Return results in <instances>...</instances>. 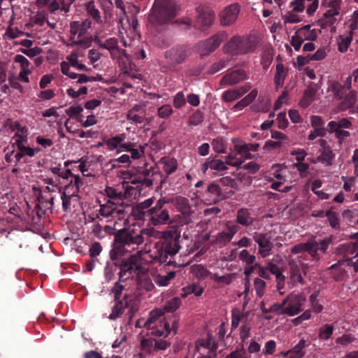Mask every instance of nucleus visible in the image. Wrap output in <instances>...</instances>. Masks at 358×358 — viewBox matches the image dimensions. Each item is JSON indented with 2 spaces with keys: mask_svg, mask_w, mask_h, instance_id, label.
Masks as SVG:
<instances>
[{
  "mask_svg": "<svg viewBox=\"0 0 358 358\" xmlns=\"http://www.w3.org/2000/svg\"><path fill=\"white\" fill-rule=\"evenodd\" d=\"M106 194L108 199H120L126 197V194L124 192L119 191L113 187H107L105 189Z\"/></svg>",
  "mask_w": 358,
  "mask_h": 358,
  "instance_id": "nucleus-55",
  "label": "nucleus"
},
{
  "mask_svg": "<svg viewBox=\"0 0 358 358\" xmlns=\"http://www.w3.org/2000/svg\"><path fill=\"white\" fill-rule=\"evenodd\" d=\"M357 101V92L355 91L350 92L340 103L339 108L341 110H346L352 108Z\"/></svg>",
  "mask_w": 358,
  "mask_h": 358,
  "instance_id": "nucleus-35",
  "label": "nucleus"
},
{
  "mask_svg": "<svg viewBox=\"0 0 358 358\" xmlns=\"http://www.w3.org/2000/svg\"><path fill=\"white\" fill-rule=\"evenodd\" d=\"M208 169L217 172H222L227 171L228 167L222 160L209 157L202 165L201 170L205 173Z\"/></svg>",
  "mask_w": 358,
  "mask_h": 358,
  "instance_id": "nucleus-21",
  "label": "nucleus"
},
{
  "mask_svg": "<svg viewBox=\"0 0 358 358\" xmlns=\"http://www.w3.org/2000/svg\"><path fill=\"white\" fill-rule=\"evenodd\" d=\"M329 270L331 276L335 281H343L348 277L347 271L337 264L332 265Z\"/></svg>",
  "mask_w": 358,
  "mask_h": 358,
  "instance_id": "nucleus-34",
  "label": "nucleus"
},
{
  "mask_svg": "<svg viewBox=\"0 0 358 358\" xmlns=\"http://www.w3.org/2000/svg\"><path fill=\"white\" fill-rule=\"evenodd\" d=\"M115 210L112 206L108 205L106 202L99 206V209L96 210L99 216L102 218V220L105 219L106 222H111L113 220H121L124 219L122 215H119L118 213H115Z\"/></svg>",
  "mask_w": 358,
  "mask_h": 358,
  "instance_id": "nucleus-19",
  "label": "nucleus"
},
{
  "mask_svg": "<svg viewBox=\"0 0 358 358\" xmlns=\"http://www.w3.org/2000/svg\"><path fill=\"white\" fill-rule=\"evenodd\" d=\"M352 127V124L351 121L345 117L341 118L338 120L330 121L327 124L328 128L340 129H350Z\"/></svg>",
  "mask_w": 358,
  "mask_h": 358,
  "instance_id": "nucleus-38",
  "label": "nucleus"
},
{
  "mask_svg": "<svg viewBox=\"0 0 358 358\" xmlns=\"http://www.w3.org/2000/svg\"><path fill=\"white\" fill-rule=\"evenodd\" d=\"M290 268V278L293 282H297L301 285L304 283L303 278L301 274V268L299 262L295 260H290L289 262Z\"/></svg>",
  "mask_w": 358,
  "mask_h": 358,
  "instance_id": "nucleus-29",
  "label": "nucleus"
},
{
  "mask_svg": "<svg viewBox=\"0 0 358 358\" xmlns=\"http://www.w3.org/2000/svg\"><path fill=\"white\" fill-rule=\"evenodd\" d=\"M159 163L163 166V171L166 173L167 178L169 175L173 173L178 169V162L173 157H163Z\"/></svg>",
  "mask_w": 358,
  "mask_h": 358,
  "instance_id": "nucleus-25",
  "label": "nucleus"
},
{
  "mask_svg": "<svg viewBox=\"0 0 358 358\" xmlns=\"http://www.w3.org/2000/svg\"><path fill=\"white\" fill-rule=\"evenodd\" d=\"M327 131L330 133H334L336 138L338 139V142L340 145L342 144L343 140L350 136V133L348 131L340 129H332L328 128Z\"/></svg>",
  "mask_w": 358,
  "mask_h": 358,
  "instance_id": "nucleus-51",
  "label": "nucleus"
},
{
  "mask_svg": "<svg viewBox=\"0 0 358 358\" xmlns=\"http://www.w3.org/2000/svg\"><path fill=\"white\" fill-rule=\"evenodd\" d=\"M334 327L332 324H326L319 330L318 337L320 339L327 341L330 338L333 334Z\"/></svg>",
  "mask_w": 358,
  "mask_h": 358,
  "instance_id": "nucleus-46",
  "label": "nucleus"
},
{
  "mask_svg": "<svg viewBox=\"0 0 358 358\" xmlns=\"http://www.w3.org/2000/svg\"><path fill=\"white\" fill-rule=\"evenodd\" d=\"M127 118L133 123L141 124L144 120V115H140L136 113V109L131 108L129 110Z\"/></svg>",
  "mask_w": 358,
  "mask_h": 358,
  "instance_id": "nucleus-59",
  "label": "nucleus"
},
{
  "mask_svg": "<svg viewBox=\"0 0 358 358\" xmlns=\"http://www.w3.org/2000/svg\"><path fill=\"white\" fill-rule=\"evenodd\" d=\"M256 44L248 38L233 36L224 46V51L231 55H244L254 52Z\"/></svg>",
  "mask_w": 358,
  "mask_h": 358,
  "instance_id": "nucleus-5",
  "label": "nucleus"
},
{
  "mask_svg": "<svg viewBox=\"0 0 358 358\" xmlns=\"http://www.w3.org/2000/svg\"><path fill=\"white\" fill-rule=\"evenodd\" d=\"M239 13V6L231 4L224 9L220 15V22L223 26H229L235 22Z\"/></svg>",
  "mask_w": 358,
  "mask_h": 358,
  "instance_id": "nucleus-16",
  "label": "nucleus"
},
{
  "mask_svg": "<svg viewBox=\"0 0 358 358\" xmlns=\"http://www.w3.org/2000/svg\"><path fill=\"white\" fill-rule=\"evenodd\" d=\"M189 55L190 52L187 46L177 45L164 52V59L170 70L177 71L178 66L185 63Z\"/></svg>",
  "mask_w": 358,
  "mask_h": 358,
  "instance_id": "nucleus-6",
  "label": "nucleus"
},
{
  "mask_svg": "<svg viewBox=\"0 0 358 358\" xmlns=\"http://www.w3.org/2000/svg\"><path fill=\"white\" fill-rule=\"evenodd\" d=\"M115 304L112 308V313L108 316L110 320H115L120 317L125 308L128 306L127 294H124L122 300H115Z\"/></svg>",
  "mask_w": 358,
  "mask_h": 358,
  "instance_id": "nucleus-27",
  "label": "nucleus"
},
{
  "mask_svg": "<svg viewBox=\"0 0 358 358\" xmlns=\"http://www.w3.org/2000/svg\"><path fill=\"white\" fill-rule=\"evenodd\" d=\"M353 238H357L355 243H346L341 245L337 248L338 254L342 255L346 260L351 259L358 256V233L355 234Z\"/></svg>",
  "mask_w": 358,
  "mask_h": 358,
  "instance_id": "nucleus-17",
  "label": "nucleus"
},
{
  "mask_svg": "<svg viewBox=\"0 0 358 358\" xmlns=\"http://www.w3.org/2000/svg\"><path fill=\"white\" fill-rule=\"evenodd\" d=\"M305 301V298L302 295L292 294L282 301V305L287 306L285 307L282 313L293 316L299 314L301 310V306Z\"/></svg>",
  "mask_w": 358,
  "mask_h": 358,
  "instance_id": "nucleus-12",
  "label": "nucleus"
},
{
  "mask_svg": "<svg viewBox=\"0 0 358 358\" xmlns=\"http://www.w3.org/2000/svg\"><path fill=\"white\" fill-rule=\"evenodd\" d=\"M123 141L124 137H122V136H115L114 137L109 138L106 142V144L107 145L110 150H113L117 148L118 146L120 147Z\"/></svg>",
  "mask_w": 358,
  "mask_h": 358,
  "instance_id": "nucleus-57",
  "label": "nucleus"
},
{
  "mask_svg": "<svg viewBox=\"0 0 358 358\" xmlns=\"http://www.w3.org/2000/svg\"><path fill=\"white\" fill-rule=\"evenodd\" d=\"M124 183L131 184V186H127L126 189L127 191L130 189H136L139 193V180L137 178V173L136 169L132 171H128L123 173Z\"/></svg>",
  "mask_w": 358,
  "mask_h": 358,
  "instance_id": "nucleus-23",
  "label": "nucleus"
},
{
  "mask_svg": "<svg viewBox=\"0 0 358 358\" xmlns=\"http://www.w3.org/2000/svg\"><path fill=\"white\" fill-rule=\"evenodd\" d=\"M72 182L65 186L64 190L61 192V199L62 201V208L64 211H66L70 208L71 201L75 198L77 195L75 192H71L70 189L71 187Z\"/></svg>",
  "mask_w": 358,
  "mask_h": 358,
  "instance_id": "nucleus-28",
  "label": "nucleus"
},
{
  "mask_svg": "<svg viewBox=\"0 0 358 358\" xmlns=\"http://www.w3.org/2000/svg\"><path fill=\"white\" fill-rule=\"evenodd\" d=\"M95 43L101 48L108 50L110 54V57L113 59L122 57L127 60L129 59V57L127 51L118 46V39L115 37L107 38L103 41L99 38H96L95 39Z\"/></svg>",
  "mask_w": 358,
  "mask_h": 358,
  "instance_id": "nucleus-10",
  "label": "nucleus"
},
{
  "mask_svg": "<svg viewBox=\"0 0 358 358\" xmlns=\"http://www.w3.org/2000/svg\"><path fill=\"white\" fill-rule=\"evenodd\" d=\"M138 286L141 289H145L146 292H152L155 289L152 280L146 277L138 279Z\"/></svg>",
  "mask_w": 358,
  "mask_h": 358,
  "instance_id": "nucleus-53",
  "label": "nucleus"
},
{
  "mask_svg": "<svg viewBox=\"0 0 358 358\" xmlns=\"http://www.w3.org/2000/svg\"><path fill=\"white\" fill-rule=\"evenodd\" d=\"M131 213L136 220H145L148 219L150 220V210H144L141 208H138V206L132 207L131 206Z\"/></svg>",
  "mask_w": 358,
  "mask_h": 358,
  "instance_id": "nucleus-45",
  "label": "nucleus"
},
{
  "mask_svg": "<svg viewBox=\"0 0 358 358\" xmlns=\"http://www.w3.org/2000/svg\"><path fill=\"white\" fill-rule=\"evenodd\" d=\"M24 143H20V142H17V148L19 151H21L24 156H28L29 157H34L36 152H39L41 151V149L39 148H31L30 147H27L24 145Z\"/></svg>",
  "mask_w": 358,
  "mask_h": 358,
  "instance_id": "nucleus-49",
  "label": "nucleus"
},
{
  "mask_svg": "<svg viewBox=\"0 0 358 358\" xmlns=\"http://www.w3.org/2000/svg\"><path fill=\"white\" fill-rule=\"evenodd\" d=\"M176 271H170L165 275L157 274L153 277V280L158 286L166 287L168 286L170 281L176 277Z\"/></svg>",
  "mask_w": 358,
  "mask_h": 358,
  "instance_id": "nucleus-36",
  "label": "nucleus"
},
{
  "mask_svg": "<svg viewBox=\"0 0 358 358\" xmlns=\"http://www.w3.org/2000/svg\"><path fill=\"white\" fill-rule=\"evenodd\" d=\"M352 41V34L340 35L337 38L338 50L341 52H345Z\"/></svg>",
  "mask_w": 358,
  "mask_h": 358,
  "instance_id": "nucleus-37",
  "label": "nucleus"
},
{
  "mask_svg": "<svg viewBox=\"0 0 358 358\" xmlns=\"http://www.w3.org/2000/svg\"><path fill=\"white\" fill-rule=\"evenodd\" d=\"M239 259L245 262L247 265L253 264L255 262L256 257L253 255H250L247 250H243L239 253Z\"/></svg>",
  "mask_w": 358,
  "mask_h": 358,
  "instance_id": "nucleus-56",
  "label": "nucleus"
},
{
  "mask_svg": "<svg viewBox=\"0 0 358 358\" xmlns=\"http://www.w3.org/2000/svg\"><path fill=\"white\" fill-rule=\"evenodd\" d=\"M252 239L258 245V254L265 258L272 254L273 243L270 232L255 231L252 234Z\"/></svg>",
  "mask_w": 358,
  "mask_h": 358,
  "instance_id": "nucleus-9",
  "label": "nucleus"
},
{
  "mask_svg": "<svg viewBox=\"0 0 358 358\" xmlns=\"http://www.w3.org/2000/svg\"><path fill=\"white\" fill-rule=\"evenodd\" d=\"M334 157L331 148H326L321 151V155L318 157V160L323 163H326L327 165L330 166L332 164V159Z\"/></svg>",
  "mask_w": 358,
  "mask_h": 358,
  "instance_id": "nucleus-43",
  "label": "nucleus"
},
{
  "mask_svg": "<svg viewBox=\"0 0 358 358\" xmlns=\"http://www.w3.org/2000/svg\"><path fill=\"white\" fill-rule=\"evenodd\" d=\"M232 238L227 231H222L219 232L215 238V243L216 244H227L231 241Z\"/></svg>",
  "mask_w": 358,
  "mask_h": 358,
  "instance_id": "nucleus-62",
  "label": "nucleus"
},
{
  "mask_svg": "<svg viewBox=\"0 0 358 358\" xmlns=\"http://www.w3.org/2000/svg\"><path fill=\"white\" fill-rule=\"evenodd\" d=\"M336 22V18L333 17H325L324 15L323 17L318 20L317 22V24L318 26H320L322 29H326L328 27H331L334 25V24Z\"/></svg>",
  "mask_w": 358,
  "mask_h": 358,
  "instance_id": "nucleus-64",
  "label": "nucleus"
},
{
  "mask_svg": "<svg viewBox=\"0 0 358 358\" xmlns=\"http://www.w3.org/2000/svg\"><path fill=\"white\" fill-rule=\"evenodd\" d=\"M126 197L119 199H108L106 203L112 206V207L115 210V213H118L119 215H122L123 217L125 216L126 214H128L131 209V205L128 203V201H125Z\"/></svg>",
  "mask_w": 358,
  "mask_h": 358,
  "instance_id": "nucleus-20",
  "label": "nucleus"
},
{
  "mask_svg": "<svg viewBox=\"0 0 358 358\" xmlns=\"http://www.w3.org/2000/svg\"><path fill=\"white\" fill-rule=\"evenodd\" d=\"M240 98V94L238 93L235 88L229 89L223 92L222 99L225 102H232Z\"/></svg>",
  "mask_w": 358,
  "mask_h": 358,
  "instance_id": "nucleus-52",
  "label": "nucleus"
},
{
  "mask_svg": "<svg viewBox=\"0 0 358 358\" xmlns=\"http://www.w3.org/2000/svg\"><path fill=\"white\" fill-rule=\"evenodd\" d=\"M306 346V341L303 339L299 341V342L291 350L287 351L285 355H293L296 358H301L304 356L305 352L303 351Z\"/></svg>",
  "mask_w": 358,
  "mask_h": 358,
  "instance_id": "nucleus-39",
  "label": "nucleus"
},
{
  "mask_svg": "<svg viewBox=\"0 0 358 358\" xmlns=\"http://www.w3.org/2000/svg\"><path fill=\"white\" fill-rule=\"evenodd\" d=\"M13 129L16 130V132L13 137L15 138V144L17 145V142L20 143H26L28 141V129L26 126H22L19 122L16 121L13 123Z\"/></svg>",
  "mask_w": 358,
  "mask_h": 358,
  "instance_id": "nucleus-24",
  "label": "nucleus"
},
{
  "mask_svg": "<svg viewBox=\"0 0 358 358\" xmlns=\"http://www.w3.org/2000/svg\"><path fill=\"white\" fill-rule=\"evenodd\" d=\"M150 221L154 226L166 224L170 220V215L168 210L150 209Z\"/></svg>",
  "mask_w": 358,
  "mask_h": 358,
  "instance_id": "nucleus-18",
  "label": "nucleus"
},
{
  "mask_svg": "<svg viewBox=\"0 0 358 358\" xmlns=\"http://www.w3.org/2000/svg\"><path fill=\"white\" fill-rule=\"evenodd\" d=\"M207 191L209 194L213 196V201L214 202L218 201L220 199L222 191L220 187L218 185L215 183L209 185Z\"/></svg>",
  "mask_w": 358,
  "mask_h": 358,
  "instance_id": "nucleus-54",
  "label": "nucleus"
},
{
  "mask_svg": "<svg viewBox=\"0 0 358 358\" xmlns=\"http://www.w3.org/2000/svg\"><path fill=\"white\" fill-rule=\"evenodd\" d=\"M317 91L316 87L308 86L303 92V96L299 102L300 106L304 108L308 107L313 101Z\"/></svg>",
  "mask_w": 358,
  "mask_h": 358,
  "instance_id": "nucleus-30",
  "label": "nucleus"
},
{
  "mask_svg": "<svg viewBox=\"0 0 358 358\" xmlns=\"http://www.w3.org/2000/svg\"><path fill=\"white\" fill-rule=\"evenodd\" d=\"M255 219L252 217L250 210L245 208L238 209L236 213V223L248 227L253 224Z\"/></svg>",
  "mask_w": 358,
  "mask_h": 358,
  "instance_id": "nucleus-22",
  "label": "nucleus"
},
{
  "mask_svg": "<svg viewBox=\"0 0 358 358\" xmlns=\"http://www.w3.org/2000/svg\"><path fill=\"white\" fill-rule=\"evenodd\" d=\"M333 241V236H329L328 237L324 238V239L316 240L315 238H311L308 239V243H313V246H312L313 252H310V255L315 260H319L320 259V256L318 252H321L323 254L327 252V250L329 248V245Z\"/></svg>",
  "mask_w": 358,
  "mask_h": 358,
  "instance_id": "nucleus-15",
  "label": "nucleus"
},
{
  "mask_svg": "<svg viewBox=\"0 0 358 358\" xmlns=\"http://www.w3.org/2000/svg\"><path fill=\"white\" fill-rule=\"evenodd\" d=\"M177 208L178 210L185 216L186 220H188L192 214V207L189 201L186 198H180L177 201Z\"/></svg>",
  "mask_w": 358,
  "mask_h": 358,
  "instance_id": "nucleus-33",
  "label": "nucleus"
},
{
  "mask_svg": "<svg viewBox=\"0 0 358 358\" xmlns=\"http://www.w3.org/2000/svg\"><path fill=\"white\" fill-rule=\"evenodd\" d=\"M248 78L247 72L243 69H236L227 73L222 78L220 85L233 86Z\"/></svg>",
  "mask_w": 358,
  "mask_h": 358,
  "instance_id": "nucleus-14",
  "label": "nucleus"
},
{
  "mask_svg": "<svg viewBox=\"0 0 358 358\" xmlns=\"http://www.w3.org/2000/svg\"><path fill=\"white\" fill-rule=\"evenodd\" d=\"M191 271L196 278L203 280L210 276L211 279L215 278V274H213L202 264H194L191 267Z\"/></svg>",
  "mask_w": 358,
  "mask_h": 358,
  "instance_id": "nucleus-31",
  "label": "nucleus"
},
{
  "mask_svg": "<svg viewBox=\"0 0 358 358\" xmlns=\"http://www.w3.org/2000/svg\"><path fill=\"white\" fill-rule=\"evenodd\" d=\"M153 233V229H143L139 232L136 231L134 229L126 231L124 229L120 230L115 235V241L117 243H120L126 246L128 249L131 245H139L142 244L145 238L144 236H151Z\"/></svg>",
  "mask_w": 358,
  "mask_h": 358,
  "instance_id": "nucleus-4",
  "label": "nucleus"
},
{
  "mask_svg": "<svg viewBox=\"0 0 358 358\" xmlns=\"http://www.w3.org/2000/svg\"><path fill=\"white\" fill-rule=\"evenodd\" d=\"M287 73L288 69L285 68L282 64L280 63L276 65V71L274 76V83L277 90L283 86Z\"/></svg>",
  "mask_w": 358,
  "mask_h": 358,
  "instance_id": "nucleus-26",
  "label": "nucleus"
},
{
  "mask_svg": "<svg viewBox=\"0 0 358 358\" xmlns=\"http://www.w3.org/2000/svg\"><path fill=\"white\" fill-rule=\"evenodd\" d=\"M120 269V280L126 281L129 278H132L135 275H138L141 269V266L138 263V257L133 255H130L128 258L122 259Z\"/></svg>",
  "mask_w": 358,
  "mask_h": 358,
  "instance_id": "nucleus-8",
  "label": "nucleus"
},
{
  "mask_svg": "<svg viewBox=\"0 0 358 358\" xmlns=\"http://www.w3.org/2000/svg\"><path fill=\"white\" fill-rule=\"evenodd\" d=\"M203 120V113L199 110H196L194 111L189 117V124L190 125H198L201 124Z\"/></svg>",
  "mask_w": 358,
  "mask_h": 358,
  "instance_id": "nucleus-60",
  "label": "nucleus"
},
{
  "mask_svg": "<svg viewBox=\"0 0 358 358\" xmlns=\"http://www.w3.org/2000/svg\"><path fill=\"white\" fill-rule=\"evenodd\" d=\"M180 238V233L176 231H168L164 233L163 238L156 245L157 250L156 257L160 263H166L167 265L171 264V260L168 261V258L173 257L179 252L181 248Z\"/></svg>",
  "mask_w": 358,
  "mask_h": 358,
  "instance_id": "nucleus-1",
  "label": "nucleus"
},
{
  "mask_svg": "<svg viewBox=\"0 0 358 358\" xmlns=\"http://www.w3.org/2000/svg\"><path fill=\"white\" fill-rule=\"evenodd\" d=\"M124 281H120V280L116 282L112 289V292L114 294L115 300H122L121 296L123 291L125 289V286L122 284Z\"/></svg>",
  "mask_w": 358,
  "mask_h": 358,
  "instance_id": "nucleus-58",
  "label": "nucleus"
},
{
  "mask_svg": "<svg viewBox=\"0 0 358 358\" xmlns=\"http://www.w3.org/2000/svg\"><path fill=\"white\" fill-rule=\"evenodd\" d=\"M137 178L141 182L139 185V194L145 188H151L154 181L157 177L160 178V187H162L163 185L166 183L167 177L164 176L160 172L158 171V169L154 166H149L145 163L143 166H138L136 168Z\"/></svg>",
  "mask_w": 358,
  "mask_h": 358,
  "instance_id": "nucleus-3",
  "label": "nucleus"
},
{
  "mask_svg": "<svg viewBox=\"0 0 358 358\" xmlns=\"http://www.w3.org/2000/svg\"><path fill=\"white\" fill-rule=\"evenodd\" d=\"M313 244V243H308V240L306 243L296 244L291 248V252L292 254H298L306 251L310 254V252H314L312 248Z\"/></svg>",
  "mask_w": 358,
  "mask_h": 358,
  "instance_id": "nucleus-41",
  "label": "nucleus"
},
{
  "mask_svg": "<svg viewBox=\"0 0 358 358\" xmlns=\"http://www.w3.org/2000/svg\"><path fill=\"white\" fill-rule=\"evenodd\" d=\"M254 286H255V289L256 290L257 294L259 297L262 296L264 294V289H265V287H266L265 282L262 279L257 278L255 279Z\"/></svg>",
  "mask_w": 358,
  "mask_h": 358,
  "instance_id": "nucleus-63",
  "label": "nucleus"
},
{
  "mask_svg": "<svg viewBox=\"0 0 358 358\" xmlns=\"http://www.w3.org/2000/svg\"><path fill=\"white\" fill-rule=\"evenodd\" d=\"M141 348L145 353L152 355L155 352V339L144 338L141 342Z\"/></svg>",
  "mask_w": 358,
  "mask_h": 358,
  "instance_id": "nucleus-47",
  "label": "nucleus"
},
{
  "mask_svg": "<svg viewBox=\"0 0 358 358\" xmlns=\"http://www.w3.org/2000/svg\"><path fill=\"white\" fill-rule=\"evenodd\" d=\"M38 203L36 205V213L38 216H41V214L45 213V210H42V208L40 207V205H43V203L47 204V208L48 209H52L53 206V200L54 198L51 197L49 199H44V198L41 196H40L38 198Z\"/></svg>",
  "mask_w": 358,
  "mask_h": 358,
  "instance_id": "nucleus-50",
  "label": "nucleus"
},
{
  "mask_svg": "<svg viewBox=\"0 0 358 358\" xmlns=\"http://www.w3.org/2000/svg\"><path fill=\"white\" fill-rule=\"evenodd\" d=\"M176 15L175 0H155L148 20L153 25H162L171 22Z\"/></svg>",
  "mask_w": 358,
  "mask_h": 358,
  "instance_id": "nucleus-2",
  "label": "nucleus"
},
{
  "mask_svg": "<svg viewBox=\"0 0 358 358\" xmlns=\"http://www.w3.org/2000/svg\"><path fill=\"white\" fill-rule=\"evenodd\" d=\"M129 250L126 246L123 245L120 243H117L115 240V247L110 252V258L113 260H117L121 259L124 255V251Z\"/></svg>",
  "mask_w": 358,
  "mask_h": 358,
  "instance_id": "nucleus-42",
  "label": "nucleus"
},
{
  "mask_svg": "<svg viewBox=\"0 0 358 358\" xmlns=\"http://www.w3.org/2000/svg\"><path fill=\"white\" fill-rule=\"evenodd\" d=\"M86 10L87 14L91 16L96 22H101L100 12L96 8L94 1H91L86 4Z\"/></svg>",
  "mask_w": 358,
  "mask_h": 358,
  "instance_id": "nucleus-48",
  "label": "nucleus"
},
{
  "mask_svg": "<svg viewBox=\"0 0 358 358\" xmlns=\"http://www.w3.org/2000/svg\"><path fill=\"white\" fill-rule=\"evenodd\" d=\"M173 113L171 105L165 104L159 107L157 110V115L161 118H167Z\"/></svg>",
  "mask_w": 358,
  "mask_h": 358,
  "instance_id": "nucleus-61",
  "label": "nucleus"
},
{
  "mask_svg": "<svg viewBox=\"0 0 358 358\" xmlns=\"http://www.w3.org/2000/svg\"><path fill=\"white\" fill-rule=\"evenodd\" d=\"M259 144L257 143H244L242 145H236L235 148L238 154L241 155L245 158H251V154L250 151L255 152L258 150Z\"/></svg>",
  "mask_w": 358,
  "mask_h": 358,
  "instance_id": "nucleus-32",
  "label": "nucleus"
},
{
  "mask_svg": "<svg viewBox=\"0 0 358 358\" xmlns=\"http://www.w3.org/2000/svg\"><path fill=\"white\" fill-rule=\"evenodd\" d=\"M329 90L333 93L335 98L338 99H342L345 94L344 86L337 81H334L330 85Z\"/></svg>",
  "mask_w": 358,
  "mask_h": 358,
  "instance_id": "nucleus-44",
  "label": "nucleus"
},
{
  "mask_svg": "<svg viewBox=\"0 0 358 358\" xmlns=\"http://www.w3.org/2000/svg\"><path fill=\"white\" fill-rule=\"evenodd\" d=\"M196 11L197 16L194 23V28L204 31L213 24L215 19V13L211 9L199 6L196 8Z\"/></svg>",
  "mask_w": 358,
  "mask_h": 358,
  "instance_id": "nucleus-11",
  "label": "nucleus"
},
{
  "mask_svg": "<svg viewBox=\"0 0 358 358\" xmlns=\"http://www.w3.org/2000/svg\"><path fill=\"white\" fill-rule=\"evenodd\" d=\"M181 303V299L179 297H173L164 303L163 310L166 313H174L179 308Z\"/></svg>",
  "mask_w": 358,
  "mask_h": 358,
  "instance_id": "nucleus-40",
  "label": "nucleus"
},
{
  "mask_svg": "<svg viewBox=\"0 0 358 358\" xmlns=\"http://www.w3.org/2000/svg\"><path fill=\"white\" fill-rule=\"evenodd\" d=\"M195 350L199 354L197 358H215L217 345L212 343L210 338L199 339L196 342Z\"/></svg>",
  "mask_w": 358,
  "mask_h": 358,
  "instance_id": "nucleus-13",
  "label": "nucleus"
},
{
  "mask_svg": "<svg viewBox=\"0 0 358 358\" xmlns=\"http://www.w3.org/2000/svg\"><path fill=\"white\" fill-rule=\"evenodd\" d=\"M225 37V32H218L208 39L200 41L196 44L195 47L200 56L203 57L209 55L217 50Z\"/></svg>",
  "mask_w": 358,
  "mask_h": 358,
  "instance_id": "nucleus-7",
  "label": "nucleus"
}]
</instances>
